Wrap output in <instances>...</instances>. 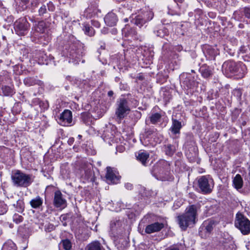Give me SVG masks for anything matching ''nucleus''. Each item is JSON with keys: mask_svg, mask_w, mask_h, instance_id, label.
Instances as JSON below:
<instances>
[{"mask_svg": "<svg viewBox=\"0 0 250 250\" xmlns=\"http://www.w3.org/2000/svg\"><path fill=\"white\" fill-rule=\"evenodd\" d=\"M2 92L5 96L11 95L13 93V89L9 86H4L2 87Z\"/></svg>", "mask_w": 250, "mask_h": 250, "instance_id": "obj_30", "label": "nucleus"}, {"mask_svg": "<svg viewBox=\"0 0 250 250\" xmlns=\"http://www.w3.org/2000/svg\"><path fill=\"white\" fill-rule=\"evenodd\" d=\"M29 24L24 19H20L15 23V30L17 34L20 36L24 35L27 32Z\"/></svg>", "mask_w": 250, "mask_h": 250, "instance_id": "obj_7", "label": "nucleus"}, {"mask_svg": "<svg viewBox=\"0 0 250 250\" xmlns=\"http://www.w3.org/2000/svg\"><path fill=\"white\" fill-rule=\"evenodd\" d=\"M44 229L46 232H51L55 229V226L53 224H48L45 225Z\"/></svg>", "mask_w": 250, "mask_h": 250, "instance_id": "obj_34", "label": "nucleus"}, {"mask_svg": "<svg viewBox=\"0 0 250 250\" xmlns=\"http://www.w3.org/2000/svg\"><path fill=\"white\" fill-rule=\"evenodd\" d=\"M132 22L140 27H142L146 23V22H145V20L143 19L141 15L136 16L135 18L133 19Z\"/></svg>", "mask_w": 250, "mask_h": 250, "instance_id": "obj_25", "label": "nucleus"}, {"mask_svg": "<svg viewBox=\"0 0 250 250\" xmlns=\"http://www.w3.org/2000/svg\"><path fill=\"white\" fill-rule=\"evenodd\" d=\"M11 180L14 186L25 188L30 185L33 181L32 175L26 174L19 170L12 172Z\"/></svg>", "mask_w": 250, "mask_h": 250, "instance_id": "obj_2", "label": "nucleus"}, {"mask_svg": "<svg viewBox=\"0 0 250 250\" xmlns=\"http://www.w3.org/2000/svg\"><path fill=\"white\" fill-rule=\"evenodd\" d=\"M92 21V24L94 26H95L97 28L100 27V24L98 21Z\"/></svg>", "mask_w": 250, "mask_h": 250, "instance_id": "obj_38", "label": "nucleus"}, {"mask_svg": "<svg viewBox=\"0 0 250 250\" xmlns=\"http://www.w3.org/2000/svg\"><path fill=\"white\" fill-rule=\"evenodd\" d=\"M1 234V231H0V235Z\"/></svg>", "mask_w": 250, "mask_h": 250, "instance_id": "obj_50", "label": "nucleus"}, {"mask_svg": "<svg viewBox=\"0 0 250 250\" xmlns=\"http://www.w3.org/2000/svg\"><path fill=\"white\" fill-rule=\"evenodd\" d=\"M164 228V224L162 223L155 222L147 225L145 229V232L147 234H151L159 232Z\"/></svg>", "mask_w": 250, "mask_h": 250, "instance_id": "obj_12", "label": "nucleus"}, {"mask_svg": "<svg viewBox=\"0 0 250 250\" xmlns=\"http://www.w3.org/2000/svg\"><path fill=\"white\" fill-rule=\"evenodd\" d=\"M38 3V1H36V2H32L31 3V4H32L33 6H37V5Z\"/></svg>", "mask_w": 250, "mask_h": 250, "instance_id": "obj_43", "label": "nucleus"}, {"mask_svg": "<svg viewBox=\"0 0 250 250\" xmlns=\"http://www.w3.org/2000/svg\"><path fill=\"white\" fill-rule=\"evenodd\" d=\"M191 72H193V73H194V70H191Z\"/></svg>", "mask_w": 250, "mask_h": 250, "instance_id": "obj_49", "label": "nucleus"}, {"mask_svg": "<svg viewBox=\"0 0 250 250\" xmlns=\"http://www.w3.org/2000/svg\"><path fill=\"white\" fill-rule=\"evenodd\" d=\"M235 226L244 235L250 233V220L241 213L236 214Z\"/></svg>", "mask_w": 250, "mask_h": 250, "instance_id": "obj_3", "label": "nucleus"}, {"mask_svg": "<svg viewBox=\"0 0 250 250\" xmlns=\"http://www.w3.org/2000/svg\"><path fill=\"white\" fill-rule=\"evenodd\" d=\"M114 93L112 91H109L108 92V96L109 97H111L113 96Z\"/></svg>", "mask_w": 250, "mask_h": 250, "instance_id": "obj_42", "label": "nucleus"}, {"mask_svg": "<svg viewBox=\"0 0 250 250\" xmlns=\"http://www.w3.org/2000/svg\"><path fill=\"white\" fill-rule=\"evenodd\" d=\"M53 204L56 208H64L66 206V201L62 197V194L60 190L55 191Z\"/></svg>", "mask_w": 250, "mask_h": 250, "instance_id": "obj_10", "label": "nucleus"}, {"mask_svg": "<svg viewBox=\"0 0 250 250\" xmlns=\"http://www.w3.org/2000/svg\"><path fill=\"white\" fill-rule=\"evenodd\" d=\"M16 245L11 240H8L6 242L2 248L1 250H16Z\"/></svg>", "mask_w": 250, "mask_h": 250, "instance_id": "obj_21", "label": "nucleus"}, {"mask_svg": "<svg viewBox=\"0 0 250 250\" xmlns=\"http://www.w3.org/2000/svg\"><path fill=\"white\" fill-rule=\"evenodd\" d=\"M7 211V207L6 204L3 202L0 203V214L2 215L6 213Z\"/></svg>", "mask_w": 250, "mask_h": 250, "instance_id": "obj_32", "label": "nucleus"}, {"mask_svg": "<svg viewBox=\"0 0 250 250\" xmlns=\"http://www.w3.org/2000/svg\"><path fill=\"white\" fill-rule=\"evenodd\" d=\"M243 184V182L241 175L237 174L233 180V186L236 189H239L242 187Z\"/></svg>", "mask_w": 250, "mask_h": 250, "instance_id": "obj_18", "label": "nucleus"}, {"mask_svg": "<svg viewBox=\"0 0 250 250\" xmlns=\"http://www.w3.org/2000/svg\"><path fill=\"white\" fill-rule=\"evenodd\" d=\"M80 47L81 45L78 42L72 43L69 44L68 48L67 49L70 57L74 59L80 56L81 53L80 50Z\"/></svg>", "mask_w": 250, "mask_h": 250, "instance_id": "obj_11", "label": "nucleus"}, {"mask_svg": "<svg viewBox=\"0 0 250 250\" xmlns=\"http://www.w3.org/2000/svg\"><path fill=\"white\" fill-rule=\"evenodd\" d=\"M161 117V115L159 113H156L153 114L150 117V122L152 124H155L156 123H157L158 121H159Z\"/></svg>", "mask_w": 250, "mask_h": 250, "instance_id": "obj_29", "label": "nucleus"}, {"mask_svg": "<svg viewBox=\"0 0 250 250\" xmlns=\"http://www.w3.org/2000/svg\"><path fill=\"white\" fill-rule=\"evenodd\" d=\"M149 156V155L148 153L146 152H141L138 153L136 157L137 160L141 162L143 165H146Z\"/></svg>", "mask_w": 250, "mask_h": 250, "instance_id": "obj_19", "label": "nucleus"}, {"mask_svg": "<svg viewBox=\"0 0 250 250\" xmlns=\"http://www.w3.org/2000/svg\"><path fill=\"white\" fill-rule=\"evenodd\" d=\"M13 206L16 208L18 212H22L24 210V202L22 200L17 201L16 204H14Z\"/></svg>", "mask_w": 250, "mask_h": 250, "instance_id": "obj_27", "label": "nucleus"}, {"mask_svg": "<svg viewBox=\"0 0 250 250\" xmlns=\"http://www.w3.org/2000/svg\"><path fill=\"white\" fill-rule=\"evenodd\" d=\"M30 204L34 208H39L42 204V200L40 196H37L30 201Z\"/></svg>", "mask_w": 250, "mask_h": 250, "instance_id": "obj_20", "label": "nucleus"}, {"mask_svg": "<svg viewBox=\"0 0 250 250\" xmlns=\"http://www.w3.org/2000/svg\"><path fill=\"white\" fill-rule=\"evenodd\" d=\"M13 221L17 224L21 222L23 220V217L18 214H15L13 217Z\"/></svg>", "mask_w": 250, "mask_h": 250, "instance_id": "obj_33", "label": "nucleus"}, {"mask_svg": "<svg viewBox=\"0 0 250 250\" xmlns=\"http://www.w3.org/2000/svg\"><path fill=\"white\" fill-rule=\"evenodd\" d=\"M74 142V139L73 137L69 138V139H68V140L67 141L68 144L70 146L72 145L73 144Z\"/></svg>", "mask_w": 250, "mask_h": 250, "instance_id": "obj_39", "label": "nucleus"}, {"mask_svg": "<svg viewBox=\"0 0 250 250\" xmlns=\"http://www.w3.org/2000/svg\"><path fill=\"white\" fill-rule=\"evenodd\" d=\"M201 72L203 77L208 78L211 76L212 71L208 66H202L201 68Z\"/></svg>", "mask_w": 250, "mask_h": 250, "instance_id": "obj_22", "label": "nucleus"}, {"mask_svg": "<svg viewBox=\"0 0 250 250\" xmlns=\"http://www.w3.org/2000/svg\"><path fill=\"white\" fill-rule=\"evenodd\" d=\"M84 33L89 36H93L95 34V30L93 28L87 24H85L83 27Z\"/></svg>", "mask_w": 250, "mask_h": 250, "instance_id": "obj_24", "label": "nucleus"}, {"mask_svg": "<svg viewBox=\"0 0 250 250\" xmlns=\"http://www.w3.org/2000/svg\"><path fill=\"white\" fill-rule=\"evenodd\" d=\"M198 186L203 194H209L214 187L213 179L209 176H202L198 179Z\"/></svg>", "mask_w": 250, "mask_h": 250, "instance_id": "obj_5", "label": "nucleus"}, {"mask_svg": "<svg viewBox=\"0 0 250 250\" xmlns=\"http://www.w3.org/2000/svg\"><path fill=\"white\" fill-rule=\"evenodd\" d=\"M244 12L245 16L248 18H250V8H245Z\"/></svg>", "mask_w": 250, "mask_h": 250, "instance_id": "obj_36", "label": "nucleus"}, {"mask_svg": "<svg viewBox=\"0 0 250 250\" xmlns=\"http://www.w3.org/2000/svg\"><path fill=\"white\" fill-rule=\"evenodd\" d=\"M72 112L68 110H65L60 115L58 119V122L63 126H68L72 122Z\"/></svg>", "mask_w": 250, "mask_h": 250, "instance_id": "obj_9", "label": "nucleus"}, {"mask_svg": "<svg viewBox=\"0 0 250 250\" xmlns=\"http://www.w3.org/2000/svg\"><path fill=\"white\" fill-rule=\"evenodd\" d=\"M215 226V222L213 220H207L204 222L202 229H205L206 231L208 233H210Z\"/></svg>", "mask_w": 250, "mask_h": 250, "instance_id": "obj_16", "label": "nucleus"}, {"mask_svg": "<svg viewBox=\"0 0 250 250\" xmlns=\"http://www.w3.org/2000/svg\"><path fill=\"white\" fill-rule=\"evenodd\" d=\"M141 15L146 23L151 20L154 16L153 13L151 11H146Z\"/></svg>", "mask_w": 250, "mask_h": 250, "instance_id": "obj_26", "label": "nucleus"}, {"mask_svg": "<svg viewBox=\"0 0 250 250\" xmlns=\"http://www.w3.org/2000/svg\"><path fill=\"white\" fill-rule=\"evenodd\" d=\"M197 208L196 205L189 206L185 212L177 217L178 224L182 230H186L188 227H192L196 223Z\"/></svg>", "mask_w": 250, "mask_h": 250, "instance_id": "obj_1", "label": "nucleus"}, {"mask_svg": "<svg viewBox=\"0 0 250 250\" xmlns=\"http://www.w3.org/2000/svg\"><path fill=\"white\" fill-rule=\"evenodd\" d=\"M165 250H179V249L177 248H169L166 249Z\"/></svg>", "mask_w": 250, "mask_h": 250, "instance_id": "obj_41", "label": "nucleus"}, {"mask_svg": "<svg viewBox=\"0 0 250 250\" xmlns=\"http://www.w3.org/2000/svg\"><path fill=\"white\" fill-rule=\"evenodd\" d=\"M125 187L128 189H131L132 188V185L129 183L125 184Z\"/></svg>", "mask_w": 250, "mask_h": 250, "instance_id": "obj_40", "label": "nucleus"}, {"mask_svg": "<svg viewBox=\"0 0 250 250\" xmlns=\"http://www.w3.org/2000/svg\"><path fill=\"white\" fill-rule=\"evenodd\" d=\"M120 177L118 172L115 168L110 167H106L105 178L108 183L117 184L120 181Z\"/></svg>", "mask_w": 250, "mask_h": 250, "instance_id": "obj_8", "label": "nucleus"}, {"mask_svg": "<svg viewBox=\"0 0 250 250\" xmlns=\"http://www.w3.org/2000/svg\"><path fill=\"white\" fill-rule=\"evenodd\" d=\"M46 11V6L45 5H43L40 7L39 10V15L41 16L45 13Z\"/></svg>", "mask_w": 250, "mask_h": 250, "instance_id": "obj_35", "label": "nucleus"}, {"mask_svg": "<svg viewBox=\"0 0 250 250\" xmlns=\"http://www.w3.org/2000/svg\"><path fill=\"white\" fill-rule=\"evenodd\" d=\"M125 21H126H126H128V20H127V19H125Z\"/></svg>", "mask_w": 250, "mask_h": 250, "instance_id": "obj_48", "label": "nucleus"}, {"mask_svg": "<svg viewBox=\"0 0 250 250\" xmlns=\"http://www.w3.org/2000/svg\"><path fill=\"white\" fill-rule=\"evenodd\" d=\"M35 29L36 32L42 33H44L46 30V25L44 21H41L35 26Z\"/></svg>", "mask_w": 250, "mask_h": 250, "instance_id": "obj_23", "label": "nucleus"}, {"mask_svg": "<svg viewBox=\"0 0 250 250\" xmlns=\"http://www.w3.org/2000/svg\"><path fill=\"white\" fill-rule=\"evenodd\" d=\"M227 71L235 74L239 78H243L246 73V66L243 64H237L233 62H225L223 65Z\"/></svg>", "mask_w": 250, "mask_h": 250, "instance_id": "obj_4", "label": "nucleus"}, {"mask_svg": "<svg viewBox=\"0 0 250 250\" xmlns=\"http://www.w3.org/2000/svg\"><path fill=\"white\" fill-rule=\"evenodd\" d=\"M62 247L65 250H70L71 249L72 245L71 242L68 239H65L62 241Z\"/></svg>", "mask_w": 250, "mask_h": 250, "instance_id": "obj_31", "label": "nucleus"}, {"mask_svg": "<svg viewBox=\"0 0 250 250\" xmlns=\"http://www.w3.org/2000/svg\"><path fill=\"white\" fill-rule=\"evenodd\" d=\"M172 146L171 145H167V149L166 150L167 154L168 155H171L172 153Z\"/></svg>", "mask_w": 250, "mask_h": 250, "instance_id": "obj_37", "label": "nucleus"}, {"mask_svg": "<svg viewBox=\"0 0 250 250\" xmlns=\"http://www.w3.org/2000/svg\"><path fill=\"white\" fill-rule=\"evenodd\" d=\"M122 226V223L119 220H112L110 224V231L114 235L117 234Z\"/></svg>", "mask_w": 250, "mask_h": 250, "instance_id": "obj_14", "label": "nucleus"}, {"mask_svg": "<svg viewBox=\"0 0 250 250\" xmlns=\"http://www.w3.org/2000/svg\"><path fill=\"white\" fill-rule=\"evenodd\" d=\"M138 79L140 80H143L144 78L142 76H140L138 77Z\"/></svg>", "mask_w": 250, "mask_h": 250, "instance_id": "obj_44", "label": "nucleus"}, {"mask_svg": "<svg viewBox=\"0 0 250 250\" xmlns=\"http://www.w3.org/2000/svg\"><path fill=\"white\" fill-rule=\"evenodd\" d=\"M82 135H78V138H79V139H81V138H82Z\"/></svg>", "mask_w": 250, "mask_h": 250, "instance_id": "obj_46", "label": "nucleus"}, {"mask_svg": "<svg viewBox=\"0 0 250 250\" xmlns=\"http://www.w3.org/2000/svg\"><path fill=\"white\" fill-rule=\"evenodd\" d=\"M85 250H104V249L98 241H94L86 246Z\"/></svg>", "mask_w": 250, "mask_h": 250, "instance_id": "obj_17", "label": "nucleus"}, {"mask_svg": "<svg viewBox=\"0 0 250 250\" xmlns=\"http://www.w3.org/2000/svg\"><path fill=\"white\" fill-rule=\"evenodd\" d=\"M117 108L115 114L118 118L120 119H123L130 111L128 102L125 99H120L117 101Z\"/></svg>", "mask_w": 250, "mask_h": 250, "instance_id": "obj_6", "label": "nucleus"}, {"mask_svg": "<svg viewBox=\"0 0 250 250\" xmlns=\"http://www.w3.org/2000/svg\"><path fill=\"white\" fill-rule=\"evenodd\" d=\"M24 83L27 86H31L36 83V80L32 77H27L24 79Z\"/></svg>", "mask_w": 250, "mask_h": 250, "instance_id": "obj_28", "label": "nucleus"}, {"mask_svg": "<svg viewBox=\"0 0 250 250\" xmlns=\"http://www.w3.org/2000/svg\"><path fill=\"white\" fill-rule=\"evenodd\" d=\"M23 2L26 3H27L29 0H21Z\"/></svg>", "mask_w": 250, "mask_h": 250, "instance_id": "obj_45", "label": "nucleus"}, {"mask_svg": "<svg viewBox=\"0 0 250 250\" xmlns=\"http://www.w3.org/2000/svg\"><path fill=\"white\" fill-rule=\"evenodd\" d=\"M105 24L109 26H113L117 23L118 19L116 15L113 13H108L104 19Z\"/></svg>", "mask_w": 250, "mask_h": 250, "instance_id": "obj_13", "label": "nucleus"}, {"mask_svg": "<svg viewBox=\"0 0 250 250\" xmlns=\"http://www.w3.org/2000/svg\"><path fill=\"white\" fill-rule=\"evenodd\" d=\"M152 132H153L152 131H149L148 132L149 133V134H150L151 133H152Z\"/></svg>", "mask_w": 250, "mask_h": 250, "instance_id": "obj_47", "label": "nucleus"}, {"mask_svg": "<svg viewBox=\"0 0 250 250\" xmlns=\"http://www.w3.org/2000/svg\"><path fill=\"white\" fill-rule=\"evenodd\" d=\"M172 124L170 130L173 134L179 133L182 127L181 123L176 119H172Z\"/></svg>", "mask_w": 250, "mask_h": 250, "instance_id": "obj_15", "label": "nucleus"}]
</instances>
